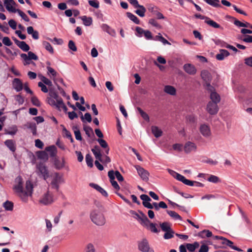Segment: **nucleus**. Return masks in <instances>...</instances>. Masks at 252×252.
<instances>
[{
	"label": "nucleus",
	"mask_w": 252,
	"mask_h": 252,
	"mask_svg": "<svg viewBox=\"0 0 252 252\" xmlns=\"http://www.w3.org/2000/svg\"><path fill=\"white\" fill-rule=\"evenodd\" d=\"M83 128L88 136L90 137L91 134H93V130L91 127L88 126H84Z\"/></svg>",
	"instance_id": "nucleus-63"
},
{
	"label": "nucleus",
	"mask_w": 252,
	"mask_h": 252,
	"mask_svg": "<svg viewBox=\"0 0 252 252\" xmlns=\"http://www.w3.org/2000/svg\"><path fill=\"white\" fill-rule=\"evenodd\" d=\"M161 230L163 231L166 232L172 229L170 226V224L167 222H164L160 224Z\"/></svg>",
	"instance_id": "nucleus-49"
},
{
	"label": "nucleus",
	"mask_w": 252,
	"mask_h": 252,
	"mask_svg": "<svg viewBox=\"0 0 252 252\" xmlns=\"http://www.w3.org/2000/svg\"><path fill=\"white\" fill-rule=\"evenodd\" d=\"M37 173L39 175H41L44 180H46L49 177V172L47 167L42 162H40L36 165Z\"/></svg>",
	"instance_id": "nucleus-6"
},
{
	"label": "nucleus",
	"mask_w": 252,
	"mask_h": 252,
	"mask_svg": "<svg viewBox=\"0 0 252 252\" xmlns=\"http://www.w3.org/2000/svg\"><path fill=\"white\" fill-rule=\"evenodd\" d=\"M92 221L96 225L102 226L105 223V219L103 214L98 210H94L90 214Z\"/></svg>",
	"instance_id": "nucleus-3"
},
{
	"label": "nucleus",
	"mask_w": 252,
	"mask_h": 252,
	"mask_svg": "<svg viewBox=\"0 0 252 252\" xmlns=\"http://www.w3.org/2000/svg\"><path fill=\"white\" fill-rule=\"evenodd\" d=\"M63 182L62 176L60 175L58 173H55L53 177L51 183L52 188L58 190L59 185Z\"/></svg>",
	"instance_id": "nucleus-9"
},
{
	"label": "nucleus",
	"mask_w": 252,
	"mask_h": 252,
	"mask_svg": "<svg viewBox=\"0 0 252 252\" xmlns=\"http://www.w3.org/2000/svg\"><path fill=\"white\" fill-rule=\"evenodd\" d=\"M135 31L136 32L135 33L136 35L138 37H142L146 30H144L142 28L139 27H136Z\"/></svg>",
	"instance_id": "nucleus-60"
},
{
	"label": "nucleus",
	"mask_w": 252,
	"mask_h": 252,
	"mask_svg": "<svg viewBox=\"0 0 252 252\" xmlns=\"http://www.w3.org/2000/svg\"><path fill=\"white\" fill-rule=\"evenodd\" d=\"M16 12H17L20 16L22 17V18L26 22H29L30 19L28 16L22 10L17 9L16 10Z\"/></svg>",
	"instance_id": "nucleus-57"
},
{
	"label": "nucleus",
	"mask_w": 252,
	"mask_h": 252,
	"mask_svg": "<svg viewBox=\"0 0 252 252\" xmlns=\"http://www.w3.org/2000/svg\"><path fill=\"white\" fill-rule=\"evenodd\" d=\"M167 213L175 220H182L181 217L175 211L167 210Z\"/></svg>",
	"instance_id": "nucleus-46"
},
{
	"label": "nucleus",
	"mask_w": 252,
	"mask_h": 252,
	"mask_svg": "<svg viewBox=\"0 0 252 252\" xmlns=\"http://www.w3.org/2000/svg\"><path fill=\"white\" fill-rule=\"evenodd\" d=\"M108 176L110 179V181L112 184V186L113 187V188L117 189L119 190L120 189V187L119 185L118 184L117 182L115 181V178L114 176V172L113 170H110L108 173Z\"/></svg>",
	"instance_id": "nucleus-20"
},
{
	"label": "nucleus",
	"mask_w": 252,
	"mask_h": 252,
	"mask_svg": "<svg viewBox=\"0 0 252 252\" xmlns=\"http://www.w3.org/2000/svg\"><path fill=\"white\" fill-rule=\"evenodd\" d=\"M73 129H74L75 138L77 140H80V141L82 140V138L81 136V132H80V130L78 129L77 127V126L74 127Z\"/></svg>",
	"instance_id": "nucleus-56"
},
{
	"label": "nucleus",
	"mask_w": 252,
	"mask_h": 252,
	"mask_svg": "<svg viewBox=\"0 0 252 252\" xmlns=\"http://www.w3.org/2000/svg\"><path fill=\"white\" fill-rule=\"evenodd\" d=\"M199 247V243L197 242H195L193 244L188 243L186 244V247L190 252H194Z\"/></svg>",
	"instance_id": "nucleus-32"
},
{
	"label": "nucleus",
	"mask_w": 252,
	"mask_h": 252,
	"mask_svg": "<svg viewBox=\"0 0 252 252\" xmlns=\"http://www.w3.org/2000/svg\"><path fill=\"white\" fill-rule=\"evenodd\" d=\"M3 207L5 210L11 211L13 209L14 204L11 201L7 200L4 203H3Z\"/></svg>",
	"instance_id": "nucleus-41"
},
{
	"label": "nucleus",
	"mask_w": 252,
	"mask_h": 252,
	"mask_svg": "<svg viewBox=\"0 0 252 252\" xmlns=\"http://www.w3.org/2000/svg\"><path fill=\"white\" fill-rule=\"evenodd\" d=\"M164 91L171 95H175L176 93V89L174 87L170 85L165 86L164 88Z\"/></svg>",
	"instance_id": "nucleus-30"
},
{
	"label": "nucleus",
	"mask_w": 252,
	"mask_h": 252,
	"mask_svg": "<svg viewBox=\"0 0 252 252\" xmlns=\"http://www.w3.org/2000/svg\"><path fill=\"white\" fill-rule=\"evenodd\" d=\"M88 3L91 6L94 8H98L99 7V1L97 0H89Z\"/></svg>",
	"instance_id": "nucleus-61"
},
{
	"label": "nucleus",
	"mask_w": 252,
	"mask_h": 252,
	"mask_svg": "<svg viewBox=\"0 0 252 252\" xmlns=\"http://www.w3.org/2000/svg\"><path fill=\"white\" fill-rule=\"evenodd\" d=\"M207 181L213 183H218L221 182V180L217 176L211 175L208 178Z\"/></svg>",
	"instance_id": "nucleus-43"
},
{
	"label": "nucleus",
	"mask_w": 252,
	"mask_h": 252,
	"mask_svg": "<svg viewBox=\"0 0 252 252\" xmlns=\"http://www.w3.org/2000/svg\"><path fill=\"white\" fill-rule=\"evenodd\" d=\"M151 130L153 134L156 137L158 138L161 136L162 132L158 126H152Z\"/></svg>",
	"instance_id": "nucleus-36"
},
{
	"label": "nucleus",
	"mask_w": 252,
	"mask_h": 252,
	"mask_svg": "<svg viewBox=\"0 0 252 252\" xmlns=\"http://www.w3.org/2000/svg\"><path fill=\"white\" fill-rule=\"evenodd\" d=\"M27 32L29 34H31L32 37L35 40L39 38V33L37 31H34L32 26L27 28Z\"/></svg>",
	"instance_id": "nucleus-29"
},
{
	"label": "nucleus",
	"mask_w": 252,
	"mask_h": 252,
	"mask_svg": "<svg viewBox=\"0 0 252 252\" xmlns=\"http://www.w3.org/2000/svg\"><path fill=\"white\" fill-rule=\"evenodd\" d=\"M28 54V55L24 53L21 54V57L25 61V65L30 64L29 62L30 60H33L36 61L38 60V57L32 52H29Z\"/></svg>",
	"instance_id": "nucleus-13"
},
{
	"label": "nucleus",
	"mask_w": 252,
	"mask_h": 252,
	"mask_svg": "<svg viewBox=\"0 0 252 252\" xmlns=\"http://www.w3.org/2000/svg\"><path fill=\"white\" fill-rule=\"evenodd\" d=\"M218 103L209 101L207 105L206 110L210 115H215L219 111Z\"/></svg>",
	"instance_id": "nucleus-14"
},
{
	"label": "nucleus",
	"mask_w": 252,
	"mask_h": 252,
	"mask_svg": "<svg viewBox=\"0 0 252 252\" xmlns=\"http://www.w3.org/2000/svg\"><path fill=\"white\" fill-rule=\"evenodd\" d=\"M45 151L50 153V155L51 157H54L57 153V148L55 146L52 145L48 147H46Z\"/></svg>",
	"instance_id": "nucleus-38"
},
{
	"label": "nucleus",
	"mask_w": 252,
	"mask_h": 252,
	"mask_svg": "<svg viewBox=\"0 0 252 252\" xmlns=\"http://www.w3.org/2000/svg\"><path fill=\"white\" fill-rule=\"evenodd\" d=\"M201 76L202 79L206 82L205 86L206 89H207V84L210 83L209 81L211 78L210 73L207 70H204L201 72Z\"/></svg>",
	"instance_id": "nucleus-27"
},
{
	"label": "nucleus",
	"mask_w": 252,
	"mask_h": 252,
	"mask_svg": "<svg viewBox=\"0 0 252 252\" xmlns=\"http://www.w3.org/2000/svg\"><path fill=\"white\" fill-rule=\"evenodd\" d=\"M5 145L12 152H14L16 150V145L15 142L12 140H6L4 142Z\"/></svg>",
	"instance_id": "nucleus-33"
},
{
	"label": "nucleus",
	"mask_w": 252,
	"mask_h": 252,
	"mask_svg": "<svg viewBox=\"0 0 252 252\" xmlns=\"http://www.w3.org/2000/svg\"><path fill=\"white\" fill-rule=\"evenodd\" d=\"M4 4L6 9L11 12L16 13L17 9L15 8L13 5L16 4L15 2L13 0H4Z\"/></svg>",
	"instance_id": "nucleus-17"
},
{
	"label": "nucleus",
	"mask_w": 252,
	"mask_h": 252,
	"mask_svg": "<svg viewBox=\"0 0 252 252\" xmlns=\"http://www.w3.org/2000/svg\"><path fill=\"white\" fill-rule=\"evenodd\" d=\"M43 45L46 50L49 51L50 53L53 54L54 53V49L49 42L44 41L43 42Z\"/></svg>",
	"instance_id": "nucleus-50"
},
{
	"label": "nucleus",
	"mask_w": 252,
	"mask_h": 252,
	"mask_svg": "<svg viewBox=\"0 0 252 252\" xmlns=\"http://www.w3.org/2000/svg\"><path fill=\"white\" fill-rule=\"evenodd\" d=\"M47 69L48 70V74L50 75L51 78H53V79L55 82L57 80H59L61 83H63V81L62 78H59V79L55 78L57 75V72L50 66H47Z\"/></svg>",
	"instance_id": "nucleus-24"
},
{
	"label": "nucleus",
	"mask_w": 252,
	"mask_h": 252,
	"mask_svg": "<svg viewBox=\"0 0 252 252\" xmlns=\"http://www.w3.org/2000/svg\"><path fill=\"white\" fill-rule=\"evenodd\" d=\"M149 23L157 28L160 29L161 28V26L158 23L157 20L154 18L150 19L149 20Z\"/></svg>",
	"instance_id": "nucleus-62"
},
{
	"label": "nucleus",
	"mask_w": 252,
	"mask_h": 252,
	"mask_svg": "<svg viewBox=\"0 0 252 252\" xmlns=\"http://www.w3.org/2000/svg\"><path fill=\"white\" fill-rule=\"evenodd\" d=\"M183 68L185 71L189 75H194L196 72L195 67L190 63L185 64Z\"/></svg>",
	"instance_id": "nucleus-18"
},
{
	"label": "nucleus",
	"mask_w": 252,
	"mask_h": 252,
	"mask_svg": "<svg viewBox=\"0 0 252 252\" xmlns=\"http://www.w3.org/2000/svg\"><path fill=\"white\" fill-rule=\"evenodd\" d=\"M208 4L214 7H220L221 6L219 3V0H203Z\"/></svg>",
	"instance_id": "nucleus-40"
},
{
	"label": "nucleus",
	"mask_w": 252,
	"mask_h": 252,
	"mask_svg": "<svg viewBox=\"0 0 252 252\" xmlns=\"http://www.w3.org/2000/svg\"><path fill=\"white\" fill-rule=\"evenodd\" d=\"M184 149L186 153H189L191 152L195 151L197 149V146L194 143L188 141L185 143Z\"/></svg>",
	"instance_id": "nucleus-16"
},
{
	"label": "nucleus",
	"mask_w": 252,
	"mask_h": 252,
	"mask_svg": "<svg viewBox=\"0 0 252 252\" xmlns=\"http://www.w3.org/2000/svg\"><path fill=\"white\" fill-rule=\"evenodd\" d=\"M205 23L209 25V26L216 28V29H220L221 30H223V28L221 27L219 24L217 22L211 20L210 18L207 19V21H205Z\"/></svg>",
	"instance_id": "nucleus-31"
},
{
	"label": "nucleus",
	"mask_w": 252,
	"mask_h": 252,
	"mask_svg": "<svg viewBox=\"0 0 252 252\" xmlns=\"http://www.w3.org/2000/svg\"><path fill=\"white\" fill-rule=\"evenodd\" d=\"M12 85L14 89L17 92H20L23 89V84L21 80L19 78L14 79Z\"/></svg>",
	"instance_id": "nucleus-21"
},
{
	"label": "nucleus",
	"mask_w": 252,
	"mask_h": 252,
	"mask_svg": "<svg viewBox=\"0 0 252 252\" xmlns=\"http://www.w3.org/2000/svg\"><path fill=\"white\" fill-rule=\"evenodd\" d=\"M135 168L137 171L138 175L140 176L141 179L145 181H148L149 179V173L148 171L139 165L136 166Z\"/></svg>",
	"instance_id": "nucleus-15"
},
{
	"label": "nucleus",
	"mask_w": 252,
	"mask_h": 252,
	"mask_svg": "<svg viewBox=\"0 0 252 252\" xmlns=\"http://www.w3.org/2000/svg\"><path fill=\"white\" fill-rule=\"evenodd\" d=\"M146 226L153 232L158 233V230L156 227V224L151 222L150 220L148 225Z\"/></svg>",
	"instance_id": "nucleus-54"
},
{
	"label": "nucleus",
	"mask_w": 252,
	"mask_h": 252,
	"mask_svg": "<svg viewBox=\"0 0 252 252\" xmlns=\"http://www.w3.org/2000/svg\"><path fill=\"white\" fill-rule=\"evenodd\" d=\"M165 232L163 236V238L165 239H169L173 237L174 232L172 229Z\"/></svg>",
	"instance_id": "nucleus-58"
},
{
	"label": "nucleus",
	"mask_w": 252,
	"mask_h": 252,
	"mask_svg": "<svg viewBox=\"0 0 252 252\" xmlns=\"http://www.w3.org/2000/svg\"><path fill=\"white\" fill-rule=\"evenodd\" d=\"M65 164L64 159L63 158L62 160L55 159L54 161V165L57 169H61L63 168Z\"/></svg>",
	"instance_id": "nucleus-35"
},
{
	"label": "nucleus",
	"mask_w": 252,
	"mask_h": 252,
	"mask_svg": "<svg viewBox=\"0 0 252 252\" xmlns=\"http://www.w3.org/2000/svg\"><path fill=\"white\" fill-rule=\"evenodd\" d=\"M213 41L216 44V45L220 46L221 47L227 48V46L228 45V44L227 43L219 39H214L213 40Z\"/></svg>",
	"instance_id": "nucleus-53"
},
{
	"label": "nucleus",
	"mask_w": 252,
	"mask_h": 252,
	"mask_svg": "<svg viewBox=\"0 0 252 252\" xmlns=\"http://www.w3.org/2000/svg\"><path fill=\"white\" fill-rule=\"evenodd\" d=\"M81 119L83 123L85 122V121H87L89 123L92 122V117L91 114L89 113H86L85 114L84 116L83 115L82 113L81 112Z\"/></svg>",
	"instance_id": "nucleus-44"
},
{
	"label": "nucleus",
	"mask_w": 252,
	"mask_h": 252,
	"mask_svg": "<svg viewBox=\"0 0 252 252\" xmlns=\"http://www.w3.org/2000/svg\"><path fill=\"white\" fill-rule=\"evenodd\" d=\"M132 214L134 215L135 218L140 222V223L144 226H148L149 223V220L147 217L141 211H139L138 213L132 211Z\"/></svg>",
	"instance_id": "nucleus-5"
},
{
	"label": "nucleus",
	"mask_w": 252,
	"mask_h": 252,
	"mask_svg": "<svg viewBox=\"0 0 252 252\" xmlns=\"http://www.w3.org/2000/svg\"><path fill=\"white\" fill-rule=\"evenodd\" d=\"M89 186L94 188V189H96L97 191L99 192L103 196L107 197L108 196L107 192L101 187H100L99 185L94 184V183H90Z\"/></svg>",
	"instance_id": "nucleus-25"
},
{
	"label": "nucleus",
	"mask_w": 252,
	"mask_h": 252,
	"mask_svg": "<svg viewBox=\"0 0 252 252\" xmlns=\"http://www.w3.org/2000/svg\"><path fill=\"white\" fill-rule=\"evenodd\" d=\"M14 41L16 44L23 51L27 52L30 50V46L25 42L21 41L15 38Z\"/></svg>",
	"instance_id": "nucleus-22"
},
{
	"label": "nucleus",
	"mask_w": 252,
	"mask_h": 252,
	"mask_svg": "<svg viewBox=\"0 0 252 252\" xmlns=\"http://www.w3.org/2000/svg\"><path fill=\"white\" fill-rule=\"evenodd\" d=\"M84 252H95L94 245L92 243L87 244L84 249Z\"/></svg>",
	"instance_id": "nucleus-48"
},
{
	"label": "nucleus",
	"mask_w": 252,
	"mask_h": 252,
	"mask_svg": "<svg viewBox=\"0 0 252 252\" xmlns=\"http://www.w3.org/2000/svg\"><path fill=\"white\" fill-rule=\"evenodd\" d=\"M198 236L202 238H205V237H210L213 236V234L211 231L209 230H203L199 232L198 234Z\"/></svg>",
	"instance_id": "nucleus-34"
},
{
	"label": "nucleus",
	"mask_w": 252,
	"mask_h": 252,
	"mask_svg": "<svg viewBox=\"0 0 252 252\" xmlns=\"http://www.w3.org/2000/svg\"><path fill=\"white\" fill-rule=\"evenodd\" d=\"M137 8L138 9L135 11V13L140 17H143L146 11L145 7L143 5H140Z\"/></svg>",
	"instance_id": "nucleus-37"
},
{
	"label": "nucleus",
	"mask_w": 252,
	"mask_h": 252,
	"mask_svg": "<svg viewBox=\"0 0 252 252\" xmlns=\"http://www.w3.org/2000/svg\"><path fill=\"white\" fill-rule=\"evenodd\" d=\"M148 10L151 12L154 15L157 17L158 19H164L165 17L159 11L158 8L153 4H149L147 7Z\"/></svg>",
	"instance_id": "nucleus-11"
},
{
	"label": "nucleus",
	"mask_w": 252,
	"mask_h": 252,
	"mask_svg": "<svg viewBox=\"0 0 252 252\" xmlns=\"http://www.w3.org/2000/svg\"><path fill=\"white\" fill-rule=\"evenodd\" d=\"M81 19L86 26H90L92 24L93 19L91 17H87L86 16H83Z\"/></svg>",
	"instance_id": "nucleus-39"
},
{
	"label": "nucleus",
	"mask_w": 252,
	"mask_h": 252,
	"mask_svg": "<svg viewBox=\"0 0 252 252\" xmlns=\"http://www.w3.org/2000/svg\"><path fill=\"white\" fill-rule=\"evenodd\" d=\"M47 103L52 106L55 107L58 110L62 109L66 113L67 108L65 105L63 99L57 93L54 91H50L49 97L47 98Z\"/></svg>",
	"instance_id": "nucleus-2"
},
{
	"label": "nucleus",
	"mask_w": 252,
	"mask_h": 252,
	"mask_svg": "<svg viewBox=\"0 0 252 252\" xmlns=\"http://www.w3.org/2000/svg\"><path fill=\"white\" fill-rule=\"evenodd\" d=\"M137 109L143 119L145 121H149V117L146 112L143 111L140 107H137Z\"/></svg>",
	"instance_id": "nucleus-55"
},
{
	"label": "nucleus",
	"mask_w": 252,
	"mask_h": 252,
	"mask_svg": "<svg viewBox=\"0 0 252 252\" xmlns=\"http://www.w3.org/2000/svg\"><path fill=\"white\" fill-rule=\"evenodd\" d=\"M38 158L43 159L47 160L48 159V155L45 151H39L37 153Z\"/></svg>",
	"instance_id": "nucleus-47"
},
{
	"label": "nucleus",
	"mask_w": 252,
	"mask_h": 252,
	"mask_svg": "<svg viewBox=\"0 0 252 252\" xmlns=\"http://www.w3.org/2000/svg\"><path fill=\"white\" fill-rule=\"evenodd\" d=\"M127 17L131 21H132L136 24H140V20L138 18L132 13L127 12L126 13Z\"/></svg>",
	"instance_id": "nucleus-42"
},
{
	"label": "nucleus",
	"mask_w": 252,
	"mask_h": 252,
	"mask_svg": "<svg viewBox=\"0 0 252 252\" xmlns=\"http://www.w3.org/2000/svg\"><path fill=\"white\" fill-rule=\"evenodd\" d=\"M13 189L21 200L27 203L28 201L29 196L32 195L33 186L30 181H27L26 183V189H24L23 179L21 176H18L15 180V184L13 186Z\"/></svg>",
	"instance_id": "nucleus-1"
},
{
	"label": "nucleus",
	"mask_w": 252,
	"mask_h": 252,
	"mask_svg": "<svg viewBox=\"0 0 252 252\" xmlns=\"http://www.w3.org/2000/svg\"><path fill=\"white\" fill-rule=\"evenodd\" d=\"M24 126L31 129L33 135H36L37 134V127L35 123L28 122L24 125Z\"/></svg>",
	"instance_id": "nucleus-23"
},
{
	"label": "nucleus",
	"mask_w": 252,
	"mask_h": 252,
	"mask_svg": "<svg viewBox=\"0 0 252 252\" xmlns=\"http://www.w3.org/2000/svg\"><path fill=\"white\" fill-rule=\"evenodd\" d=\"M199 131L202 135L205 138H209L212 135L210 126L206 124H201L200 126Z\"/></svg>",
	"instance_id": "nucleus-12"
},
{
	"label": "nucleus",
	"mask_w": 252,
	"mask_h": 252,
	"mask_svg": "<svg viewBox=\"0 0 252 252\" xmlns=\"http://www.w3.org/2000/svg\"><path fill=\"white\" fill-rule=\"evenodd\" d=\"M229 52L225 49L220 50L219 53L218 54L216 58L219 61H222L224 60L225 57H228L229 55Z\"/></svg>",
	"instance_id": "nucleus-26"
},
{
	"label": "nucleus",
	"mask_w": 252,
	"mask_h": 252,
	"mask_svg": "<svg viewBox=\"0 0 252 252\" xmlns=\"http://www.w3.org/2000/svg\"><path fill=\"white\" fill-rule=\"evenodd\" d=\"M17 131L18 129L17 126H13L6 130V133L11 135H14L17 133Z\"/></svg>",
	"instance_id": "nucleus-52"
},
{
	"label": "nucleus",
	"mask_w": 252,
	"mask_h": 252,
	"mask_svg": "<svg viewBox=\"0 0 252 252\" xmlns=\"http://www.w3.org/2000/svg\"><path fill=\"white\" fill-rule=\"evenodd\" d=\"M68 48L73 52H76L77 50L74 42L72 40H69L68 44Z\"/></svg>",
	"instance_id": "nucleus-59"
},
{
	"label": "nucleus",
	"mask_w": 252,
	"mask_h": 252,
	"mask_svg": "<svg viewBox=\"0 0 252 252\" xmlns=\"http://www.w3.org/2000/svg\"><path fill=\"white\" fill-rule=\"evenodd\" d=\"M138 249L142 252H155L154 250L150 247L148 241L145 239L138 242Z\"/></svg>",
	"instance_id": "nucleus-10"
},
{
	"label": "nucleus",
	"mask_w": 252,
	"mask_h": 252,
	"mask_svg": "<svg viewBox=\"0 0 252 252\" xmlns=\"http://www.w3.org/2000/svg\"><path fill=\"white\" fill-rule=\"evenodd\" d=\"M54 202L53 195L52 193L48 191L44 193L40 198L39 202L43 205H47L51 204Z\"/></svg>",
	"instance_id": "nucleus-8"
},
{
	"label": "nucleus",
	"mask_w": 252,
	"mask_h": 252,
	"mask_svg": "<svg viewBox=\"0 0 252 252\" xmlns=\"http://www.w3.org/2000/svg\"><path fill=\"white\" fill-rule=\"evenodd\" d=\"M208 91L210 92V98L212 101L211 102H214L216 103L220 102V95L215 91L214 88L212 86L210 83L207 84V89Z\"/></svg>",
	"instance_id": "nucleus-7"
},
{
	"label": "nucleus",
	"mask_w": 252,
	"mask_h": 252,
	"mask_svg": "<svg viewBox=\"0 0 252 252\" xmlns=\"http://www.w3.org/2000/svg\"><path fill=\"white\" fill-rule=\"evenodd\" d=\"M92 151L95 156V158L102 163L107 164L111 161L110 158L107 155L102 156L99 146H95L94 148L92 149Z\"/></svg>",
	"instance_id": "nucleus-4"
},
{
	"label": "nucleus",
	"mask_w": 252,
	"mask_h": 252,
	"mask_svg": "<svg viewBox=\"0 0 252 252\" xmlns=\"http://www.w3.org/2000/svg\"><path fill=\"white\" fill-rule=\"evenodd\" d=\"M101 27L103 30L108 33L109 35L113 37L116 36L115 31L110 27L108 25L103 24Z\"/></svg>",
	"instance_id": "nucleus-28"
},
{
	"label": "nucleus",
	"mask_w": 252,
	"mask_h": 252,
	"mask_svg": "<svg viewBox=\"0 0 252 252\" xmlns=\"http://www.w3.org/2000/svg\"><path fill=\"white\" fill-rule=\"evenodd\" d=\"M234 24L237 26V27H246V28H250L251 24L248 22H246L245 23H242L241 21L235 19Z\"/></svg>",
	"instance_id": "nucleus-45"
},
{
	"label": "nucleus",
	"mask_w": 252,
	"mask_h": 252,
	"mask_svg": "<svg viewBox=\"0 0 252 252\" xmlns=\"http://www.w3.org/2000/svg\"><path fill=\"white\" fill-rule=\"evenodd\" d=\"M201 246L199 250V252H208L209 251V248L208 246L205 244L203 242H201Z\"/></svg>",
	"instance_id": "nucleus-64"
},
{
	"label": "nucleus",
	"mask_w": 252,
	"mask_h": 252,
	"mask_svg": "<svg viewBox=\"0 0 252 252\" xmlns=\"http://www.w3.org/2000/svg\"><path fill=\"white\" fill-rule=\"evenodd\" d=\"M85 159L87 165L90 167H92L93 166V159L92 156L88 154L86 156Z\"/></svg>",
	"instance_id": "nucleus-51"
},
{
	"label": "nucleus",
	"mask_w": 252,
	"mask_h": 252,
	"mask_svg": "<svg viewBox=\"0 0 252 252\" xmlns=\"http://www.w3.org/2000/svg\"><path fill=\"white\" fill-rule=\"evenodd\" d=\"M140 198L143 200L142 204L145 207L152 209V206L151 203H150L152 200L148 195L142 194L140 195Z\"/></svg>",
	"instance_id": "nucleus-19"
}]
</instances>
